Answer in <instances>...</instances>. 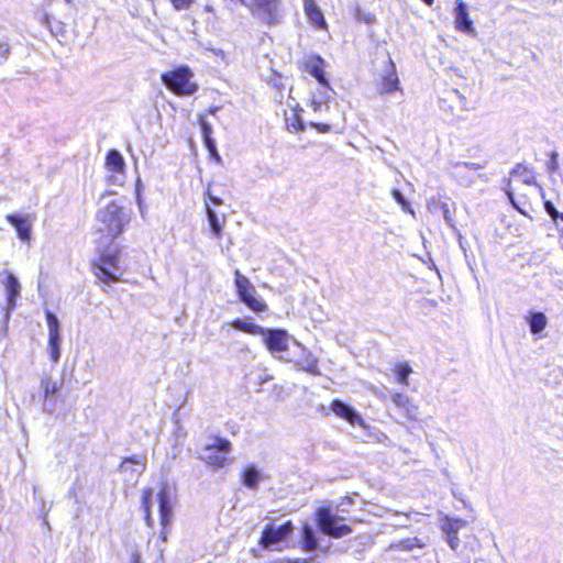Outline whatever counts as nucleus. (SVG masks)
<instances>
[{
    "instance_id": "obj_1",
    "label": "nucleus",
    "mask_w": 563,
    "mask_h": 563,
    "mask_svg": "<svg viewBox=\"0 0 563 563\" xmlns=\"http://www.w3.org/2000/svg\"><path fill=\"white\" fill-rule=\"evenodd\" d=\"M96 220L98 223L97 233L100 234V240L111 242L129 225L131 212L119 201L112 200L97 211Z\"/></svg>"
},
{
    "instance_id": "obj_2",
    "label": "nucleus",
    "mask_w": 563,
    "mask_h": 563,
    "mask_svg": "<svg viewBox=\"0 0 563 563\" xmlns=\"http://www.w3.org/2000/svg\"><path fill=\"white\" fill-rule=\"evenodd\" d=\"M121 249L115 247L112 251L102 250L90 262V267L97 282L104 286H110L121 282L124 269L120 265Z\"/></svg>"
},
{
    "instance_id": "obj_3",
    "label": "nucleus",
    "mask_w": 563,
    "mask_h": 563,
    "mask_svg": "<svg viewBox=\"0 0 563 563\" xmlns=\"http://www.w3.org/2000/svg\"><path fill=\"white\" fill-rule=\"evenodd\" d=\"M231 325L243 333L263 336L265 346L272 353H283L288 350L289 334L285 329H265L255 322L241 318L233 319Z\"/></svg>"
},
{
    "instance_id": "obj_4",
    "label": "nucleus",
    "mask_w": 563,
    "mask_h": 563,
    "mask_svg": "<svg viewBox=\"0 0 563 563\" xmlns=\"http://www.w3.org/2000/svg\"><path fill=\"white\" fill-rule=\"evenodd\" d=\"M192 78L194 71L187 65L177 66L161 75L165 87L178 97H187L197 92L199 86Z\"/></svg>"
},
{
    "instance_id": "obj_5",
    "label": "nucleus",
    "mask_w": 563,
    "mask_h": 563,
    "mask_svg": "<svg viewBox=\"0 0 563 563\" xmlns=\"http://www.w3.org/2000/svg\"><path fill=\"white\" fill-rule=\"evenodd\" d=\"M253 18L268 26L277 25L283 19V0H244Z\"/></svg>"
},
{
    "instance_id": "obj_6",
    "label": "nucleus",
    "mask_w": 563,
    "mask_h": 563,
    "mask_svg": "<svg viewBox=\"0 0 563 563\" xmlns=\"http://www.w3.org/2000/svg\"><path fill=\"white\" fill-rule=\"evenodd\" d=\"M234 286L238 298L251 311L264 313L268 311L266 302L257 295L255 286L239 269L234 271Z\"/></svg>"
},
{
    "instance_id": "obj_7",
    "label": "nucleus",
    "mask_w": 563,
    "mask_h": 563,
    "mask_svg": "<svg viewBox=\"0 0 563 563\" xmlns=\"http://www.w3.org/2000/svg\"><path fill=\"white\" fill-rule=\"evenodd\" d=\"M212 439L213 442L203 448L205 455L200 459L213 470L229 466L232 463V457L230 456L232 451L231 441L218 435L212 437Z\"/></svg>"
},
{
    "instance_id": "obj_8",
    "label": "nucleus",
    "mask_w": 563,
    "mask_h": 563,
    "mask_svg": "<svg viewBox=\"0 0 563 563\" xmlns=\"http://www.w3.org/2000/svg\"><path fill=\"white\" fill-rule=\"evenodd\" d=\"M384 71L378 74L375 81L376 92L380 96L390 95L396 91H402L400 80L397 74L396 64L394 63L388 51L383 54Z\"/></svg>"
},
{
    "instance_id": "obj_9",
    "label": "nucleus",
    "mask_w": 563,
    "mask_h": 563,
    "mask_svg": "<svg viewBox=\"0 0 563 563\" xmlns=\"http://www.w3.org/2000/svg\"><path fill=\"white\" fill-rule=\"evenodd\" d=\"M317 525L320 530L332 538L339 539L352 533V528L338 515L333 514L329 507H320L316 515Z\"/></svg>"
},
{
    "instance_id": "obj_10",
    "label": "nucleus",
    "mask_w": 563,
    "mask_h": 563,
    "mask_svg": "<svg viewBox=\"0 0 563 563\" xmlns=\"http://www.w3.org/2000/svg\"><path fill=\"white\" fill-rule=\"evenodd\" d=\"M327 62L319 54H308L298 62V69L314 78L324 88H330L325 73Z\"/></svg>"
},
{
    "instance_id": "obj_11",
    "label": "nucleus",
    "mask_w": 563,
    "mask_h": 563,
    "mask_svg": "<svg viewBox=\"0 0 563 563\" xmlns=\"http://www.w3.org/2000/svg\"><path fill=\"white\" fill-rule=\"evenodd\" d=\"M292 531L294 525L290 520L285 521L279 527L267 523L262 531L258 545L263 549H268L273 544L285 540Z\"/></svg>"
},
{
    "instance_id": "obj_12",
    "label": "nucleus",
    "mask_w": 563,
    "mask_h": 563,
    "mask_svg": "<svg viewBox=\"0 0 563 563\" xmlns=\"http://www.w3.org/2000/svg\"><path fill=\"white\" fill-rule=\"evenodd\" d=\"M47 328H48V342L47 350L52 362L57 363L60 356L59 343V321L57 317L49 310L45 311Z\"/></svg>"
},
{
    "instance_id": "obj_13",
    "label": "nucleus",
    "mask_w": 563,
    "mask_h": 563,
    "mask_svg": "<svg viewBox=\"0 0 563 563\" xmlns=\"http://www.w3.org/2000/svg\"><path fill=\"white\" fill-rule=\"evenodd\" d=\"M330 410L335 415V417L345 420L352 427H365V421L363 417L354 410L350 405L343 402L342 400L335 398L330 402Z\"/></svg>"
},
{
    "instance_id": "obj_14",
    "label": "nucleus",
    "mask_w": 563,
    "mask_h": 563,
    "mask_svg": "<svg viewBox=\"0 0 563 563\" xmlns=\"http://www.w3.org/2000/svg\"><path fill=\"white\" fill-rule=\"evenodd\" d=\"M159 506V523L165 532L173 521L174 499L167 486H163L157 493Z\"/></svg>"
},
{
    "instance_id": "obj_15",
    "label": "nucleus",
    "mask_w": 563,
    "mask_h": 563,
    "mask_svg": "<svg viewBox=\"0 0 563 563\" xmlns=\"http://www.w3.org/2000/svg\"><path fill=\"white\" fill-rule=\"evenodd\" d=\"M466 523V520L461 518H451L449 516L442 518L441 530L445 534L446 542L453 551H456L460 545L457 533Z\"/></svg>"
},
{
    "instance_id": "obj_16",
    "label": "nucleus",
    "mask_w": 563,
    "mask_h": 563,
    "mask_svg": "<svg viewBox=\"0 0 563 563\" xmlns=\"http://www.w3.org/2000/svg\"><path fill=\"white\" fill-rule=\"evenodd\" d=\"M393 404L404 413L407 421L418 420V406L404 393L396 391L391 395Z\"/></svg>"
},
{
    "instance_id": "obj_17",
    "label": "nucleus",
    "mask_w": 563,
    "mask_h": 563,
    "mask_svg": "<svg viewBox=\"0 0 563 563\" xmlns=\"http://www.w3.org/2000/svg\"><path fill=\"white\" fill-rule=\"evenodd\" d=\"M5 220L15 229L20 240L29 242L31 240L32 224L27 216L10 213Z\"/></svg>"
},
{
    "instance_id": "obj_18",
    "label": "nucleus",
    "mask_w": 563,
    "mask_h": 563,
    "mask_svg": "<svg viewBox=\"0 0 563 563\" xmlns=\"http://www.w3.org/2000/svg\"><path fill=\"white\" fill-rule=\"evenodd\" d=\"M303 11L311 25L317 30H328V23L316 0H303Z\"/></svg>"
},
{
    "instance_id": "obj_19",
    "label": "nucleus",
    "mask_w": 563,
    "mask_h": 563,
    "mask_svg": "<svg viewBox=\"0 0 563 563\" xmlns=\"http://www.w3.org/2000/svg\"><path fill=\"white\" fill-rule=\"evenodd\" d=\"M454 27L464 33H472L474 31L473 21L463 0L455 1Z\"/></svg>"
},
{
    "instance_id": "obj_20",
    "label": "nucleus",
    "mask_w": 563,
    "mask_h": 563,
    "mask_svg": "<svg viewBox=\"0 0 563 563\" xmlns=\"http://www.w3.org/2000/svg\"><path fill=\"white\" fill-rule=\"evenodd\" d=\"M104 168L112 177L117 175L124 176L126 166L122 154L118 150L111 148L107 152L104 157Z\"/></svg>"
},
{
    "instance_id": "obj_21",
    "label": "nucleus",
    "mask_w": 563,
    "mask_h": 563,
    "mask_svg": "<svg viewBox=\"0 0 563 563\" xmlns=\"http://www.w3.org/2000/svg\"><path fill=\"white\" fill-rule=\"evenodd\" d=\"M153 488L144 487L141 490V508L143 510V518L145 525L150 528L154 526V519L152 515V499H153Z\"/></svg>"
},
{
    "instance_id": "obj_22",
    "label": "nucleus",
    "mask_w": 563,
    "mask_h": 563,
    "mask_svg": "<svg viewBox=\"0 0 563 563\" xmlns=\"http://www.w3.org/2000/svg\"><path fill=\"white\" fill-rule=\"evenodd\" d=\"M302 108L299 104H296L292 108L291 115L285 119L286 130L290 133H300L305 131L306 124L302 121L301 117Z\"/></svg>"
},
{
    "instance_id": "obj_23",
    "label": "nucleus",
    "mask_w": 563,
    "mask_h": 563,
    "mask_svg": "<svg viewBox=\"0 0 563 563\" xmlns=\"http://www.w3.org/2000/svg\"><path fill=\"white\" fill-rule=\"evenodd\" d=\"M300 548L306 552L314 551L318 548V538L313 528L308 523L301 527Z\"/></svg>"
},
{
    "instance_id": "obj_24",
    "label": "nucleus",
    "mask_w": 563,
    "mask_h": 563,
    "mask_svg": "<svg viewBox=\"0 0 563 563\" xmlns=\"http://www.w3.org/2000/svg\"><path fill=\"white\" fill-rule=\"evenodd\" d=\"M266 82L276 91V97H279L280 99L284 98L286 91H290L286 78L276 70H273V73L267 77Z\"/></svg>"
},
{
    "instance_id": "obj_25",
    "label": "nucleus",
    "mask_w": 563,
    "mask_h": 563,
    "mask_svg": "<svg viewBox=\"0 0 563 563\" xmlns=\"http://www.w3.org/2000/svg\"><path fill=\"white\" fill-rule=\"evenodd\" d=\"M511 175L518 176L527 185H537L534 168L527 163H518L514 166Z\"/></svg>"
},
{
    "instance_id": "obj_26",
    "label": "nucleus",
    "mask_w": 563,
    "mask_h": 563,
    "mask_svg": "<svg viewBox=\"0 0 563 563\" xmlns=\"http://www.w3.org/2000/svg\"><path fill=\"white\" fill-rule=\"evenodd\" d=\"M4 287L7 292V302L13 308L16 299L20 296V284L13 274H8L4 279Z\"/></svg>"
},
{
    "instance_id": "obj_27",
    "label": "nucleus",
    "mask_w": 563,
    "mask_h": 563,
    "mask_svg": "<svg viewBox=\"0 0 563 563\" xmlns=\"http://www.w3.org/2000/svg\"><path fill=\"white\" fill-rule=\"evenodd\" d=\"M206 211H207V216H208L210 230H211L213 236L217 238L218 240L222 239L224 218L222 220H220L209 203H206Z\"/></svg>"
},
{
    "instance_id": "obj_28",
    "label": "nucleus",
    "mask_w": 563,
    "mask_h": 563,
    "mask_svg": "<svg viewBox=\"0 0 563 563\" xmlns=\"http://www.w3.org/2000/svg\"><path fill=\"white\" fill-rule=\"evenodd\" d=\"M133 464V465H137L140 468L136 471V475H141L142 472H144V470L146 468V457L145 455H133V456H129V457H124L122 460V462L120 463L119 465V471L121 473H128V472H132L130 465Z\"/></svg>"
},
{
    "instance_id": "obj_29",
    "label": "nucleus",
    "mask_w": 563,
    "mask_h": 563,
    "mask_svg": "<svg viewBox=\"0 0 563 563\" xmlns=\"http://www.w3.org/2000/svg\"><path fill=\"white\" fill-rule=\"evenodd\" d=\"M424 542L417 538H405L400 539L397 542L390 543L389 549L390 550H399V551H411L413 549H422L424 548Z\"/></svg>"
},
{
    "instance_id": "obj_30",
    "label": "nucleus",
    "mask_w": 563,
    "mask_h": 563,
    "mask_svg": "<svg viewBox=\"0 0 563 563\" xmlns=\"http://www.w3.org/2000/svg\"><path fill=\"white\" fill-rule=\"evenodd\" d=\"M411 373H412V368L407 362H398L394 366V374H395L396 380L402 386L409 385L408 378Z\"/></svg>"
},
{
    "instance_id": "obj_31",
    "label": "nucleus",
    "mask_w": 563,
    "mask_h": 563,
    "mask_svg": "<svg viewBox=\"0 0 563 563\" xmlns=\"http://www.w3.org/2000/svg\"><path fill=\"white\" fill-rule=\"evenodd\" d=\"M548 324V319L543 312H533L529 317L530 331L533 334L542 332Z\"/></svg>"
},
{
    "instance_id": "obj_32",
    "label": "nucleus",
    "mask_w": 563,
    "mask_h": 563,
    "mask_svg": "<svg viewBox=\"0 0 563 563\" xmlns=\"http://www.w3.org/2000/svg\"><path fill=\"white\" fill-rule=\"evenodd\" d=\"M243 484L250 489H256L261 479L258 471L254 466H247L242 474Z\"/></svg>"
},
{
    "instance_id": "obj_33",
    "label": "nucleus",
    "mask_w": 563,
    "mask_h": 563,
    "mask_svg": "<svg viewBox=\"0 0 563 563\" xmlns=\"http://www.w3.org/2000/svg\"><path fill=\"white\" fill-rule=\"evenodd\" d=\"M297 365L299 369L313 375L319 376L321 374L320 367H319V361L314 356L308 355L305 361H298Z\"/></svg>"
},
{
    "instance_id": "obj_34",
    "label": "nucleus",
    "mask_w": 563,
    "mask_h": 563,
    "mask_svg": "<svg viewBox=\"0 0 563 563\" xmlns=\"http://www.w3.org/2000/svg\"><path fill=\"white\" fill-rule=\"evenodd\" d=\"M391 196L405 212L413 214V210L411 209L410 203L398 189H393Z\"/></svg>"
},
{
    "instance_id": "obj_35",
    "label": "nucleus",
    "mask_w": 563,
    "mask_h": 563,
    "mask_svg": "<svg viewBox=\"0 0 563 563\" xmlns=\"http://www.w3.org/2000/svg\"><path fill=\"white\" fill-rule=\"evenodd\" d=\"M199 125L201 128V133H202L203 142L209 141V140H213L212 136H211V134H212V126L207 121L205 113L199 117Z\"/></svg>"
},
{
    "instance_id": "obj_36",
    "label": "nucleus",
    "mask_w": 563,
    "mask_h": 563,
    "mask_svg": "<svg viewBox=\"0 0 563 563\" xmlns=\"http://www.w3.org/2000/svg\"><path fill=\"white\" fill-rule=\"evenodd\" d=\"M197 2V0H169L175 11H188Z\"/></svg>"
},
{
    "instance_id": "obj_37",
    "label": "nucleus",
    "mask_w": 563,
    "mask_h": 563,
    "mask_svg": "<svg viewBox=\"0 0 563 563\" xmlns=\"http://www.w3.org/2000/svg\"><path fill=\"white\" fill-rule=\"evenodd\" d=\"M205 143V146L209 153V156L211 159H213L216 163H221V157L217 151V146H216V142L214 140H209V141H206L203 142Z\"/></svg>"
},
{
    "instance_id": "obj_38",
    "label": "nucleus",
    "mask_w": 563,
    "mask_h": 563,
    "mask_svg": "<svg viewBox=\"0 0 563 563\" xmlns=\"http://www.w3.org/2000/svg\"><path fill=\"white\" fill-rule=\"evenodd\" d=\"M558 153L556 152H551L550 155H549V161H548V164H547V168L549 170V173L551 174H554L558 172L559 169V161H558Z\"/></svg>"
},
{
    "instance_id": "obj_39",
    "label": "nucleus",
    "mask_w": 563,
    "mask_h": 563,
    "mask_svg": "<svg viewBox=\"0 0 563 563\" xmlns=\"http://www.w3.org/2000/svg\"><path fill=\"white\" fill-rule=\"evenodd\" d=\"M308 125L319 133H329L332 130L329 123L323 122H310Z\"/></svg>"
},
{
    "instance_id": "obj_40",
    "label": "nucleus",
    "mask_w": 563,
    "mask_h": 563,
    "mask_svg": "<svg viewBox=\"0 0 563 563\" xmlns=\"http://www.w3.org/2000/svg\"><path fill=\"white\" fill-rule=\"evenodd\" d=\"M544 209L553 221L559 220V211L555 209V207L550 200L544 201Z\"/></svg>"
},
{
    "instance_id": "obj_41",
    "label": "nucleus",
    "mask_w": 563,
    "mask_h": 563,
    "mask_svg": "<svg viewBox=\"0 0 563 563\" xmlns=\"http://www.w3.org/2000/svg\"><path fill=\"white\" fill-rule=\"evenodd\" d=\"M441 210L448 224L453 227V213L450 209V206L448 203H442Z\"/></svg>"
},
{
    "instance_id": "obj_42",
    "label": "nucleus",
    "mask_w": 563,
    "mask_h": 563,
    "mask_svg": "<svg viewBox=\"0 0 563 563\" xmlns=\"http://www.w3.org/2000/svg\"><path fill=\"white\" fill-rule=\"evenodd\" d=\"M507 195H508L509 200H510V201H511V203L514 205V207H515V208H516L520 213L526 214V213H527V211H526V207H527V206H528V207H530V205H528V203L523 202V203H522V207H521L520 205H518V203L515 201L514 194H512L511 191H508V192H507Z\"/></svg>"
},
{
    "instance_id": "obj_43",
    "label": "nucleus",
    "mask_w": 563,
    "mask_h": 563,
    "mask_svg": "<svg viewBox=\"0 0 563 563\" xmlns=\"http://www.w3.org/2000/svg\"><path fill=\"white\" fill-rule=\"evenodd\" d=\"M206 196L208 197L209 199V205L211 206H221L223 203L222 199L217 197V196H213L210 190H207L206 192ZM208 203V201L206 202Z\"/></svg>"
},
{
    "instance_id": "obj_44",
    "label": "nucleus",
    "mask_w": 563,
    "mask_h": 563,
    "mask_svg": "<svg viewBox=\"0 0 563 563\" xmlns=\"http://www.w3.org/2000/svg\"><path fill=\"white\" fill-rule=\"evenodd\" d=\"M59 390V387L53 383V384H47L44 388V395L45 397H48L49 395H53L55 393H57Z\"/></svg>"
},
{
    "instance_id": "obj_45",
    "label": "nucleus",
    "mask_w": 563,
    "mask_h": 563,
    "mask_svg": "<svg viewBox=\"0 0 563 563\" xmlns=\"http://www.w3.org/2000/svg\"><path fill=\"white\" fill-rule=\"evenodd\" d=\"M142 555L139 550H134L130 556V563H142Z\"/></svg>"
},
{
    "instance_id": "obj_46",
    "label": "nucleus",
    "mask_w": 563,
    "mask_h": 563,
    "mask_svg": "<svg viewBox=\"0 0 563 563\" xmlns=\"http://www.w3.org/2000/svg\"><path fill=\"white\" fill-rule=\"evenodd\" d=\"M203 12L212 14L214 18H217V11L213 5L211 4H205L203 5Z\"/></svg>"
},
{
    "instance_id": "obj_47",
    "label": "nucleus",
    "mask_w": 563,
    "mask_h": 563,
    "mask_svg": "<svg viewBox=\"0 0 563 563\" xmlns=\"http://www.w3.org/2000/svg\"><path fill=\"white\" fill-rule=\"evenodd\" d=\"M10 52V47L7 44H0V55L5 57Z\"/></svg>"
},
{
    "instance_id": "obj_48",
    "label": "nucleus",
    "mask_w": 563,
    "mask_h": 563,
    "mask_svg": "<svg viewBox=\"0 0 563 563\" xmlns=\"http://www.w3.org/2000/svg\"><path fill=\"white\" fill-rule=\"evenodd\" d=\"M225 5H232L236 3H244V0H222Z\"/></svg>"
},
{
    "instance_id": "obj_49",
    "label": "nucleus",
    "mask_w": 563,
    "mask_h": 563,
    "mask_svg": "<svg viewBox=\"0 0 563 563\" xmlns=\"http://www.w3.org/2000/svg\"><path fill=\"white\" fill-rule=\"evenodd\" d=\"M219 110V107H210L207 112L209 114H216V112Z\"/></svg>"
},
{
    "instance_id": "obj_50",
    "label": "nucleus",
    "mask_w": 563,
    "mask_h": 563,
    "mask_svg": "<svg viewBox=\"0 0 563 563\" xmlns=\"http://www.w3.org/2000/svg\"><path fill=\"white\" fill-rule=\"evenodd\" d=\"M424 4H427L428 7H432L433 3H434V0H421Z\"/></svg>"
},
{
    "instance_id": "obj_51",
    "label": "nucleus",
    "mask_w": 563,
    "mask_h": 563,
    "mask_svg": "<svg viewBox=\"0 0 563 563\" xmlns=\"http://www.w3.org/2000/svg\"><path fill=\"white\" fill-rule=\"evenodd\" d=\"M311 106H312L314 111H318L319 108H320V104L318 102H316V101H313Z\"/></svg>"
},
{
    "instance_id": "obj_52",
    "label": "nucleus",
    "mask_w": 563,
    "mask_h": 563,
    "mask_svg": "<svg viewBox=\"0 0 563 563\" xmlns=\"http://www.w3.org/2000/svg\"><path fill=\"white\" fill-rule=\"evenodd\" d=\"M77 0H65V2L69 5H74Z\"/></svg>"
},
{
    "instance_id": "obj_53",
    "label": "nucleus",
    "mask_w": 563,
    "mask_h": 563,
    "mask_svg": "<svg viewBox=\"0 0 563 563\" xmlns=\"http://www.w3.org/2000/svg\"><path fill=\"white\" fill-rule=\"evenodd\" d=\"M559 219L563 222V212H559Z\"/></svg>"
},
{
    "instance_id": "obj_54",
    "label": "nucleus",
    "mask_w": 563,
    "mask_h": 563,
    "mask_svg": "<svg viewBox=\"0 0 563 563\" xmlns=\"http://www.w3.org/2000/svg\"><path fill=\"white\" fill-rule=\"evenodd\" d=\"M539 188H540L541 195L543 197L544 196V190H543L542 186H539Z\"/></svg>"
},
{
    "instance_id": "obj_55",
    "label": "nucleus",
    "mask_w": 563,
    "mask_h": 563,
    "mask_svg": "<svg viewBox=\"0 0 563 563\" xmlns=\"http://www.w3.org/2000/svg\"><path fill=\"white\" fill-rule=\"evenodd\" d=\"M345 499H346V501H347L349 504H351V503H352V499H351L350 497H345Z\"/></svg>"
},
{
    "instance_id": "obj_56",
    "label": "nucleus",
    "mask_w": 563,
    "mask_h": 563,
    "mask_svg": "<svg viewBox=\"0 0 563 563\" xmlns=\"http://www.w3.org/2000/svg\"><path fill=\"white\" fill-rule=\"evenodd\" d=\"M561 234H562V236H563V229H562V233H561Z\"/></svg>"
}]
</instances>
